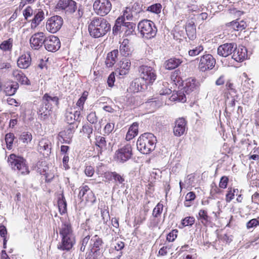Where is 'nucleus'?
Segmentation results:
<instances>
[{"instance_id": "obj_16", "label": "nucleus", "mask_w": 259, "mask_h": 259, "mask_svg": "<svg viewBox=\"0 0 259 259\" xmlns=\"http://www.w3.org/2000/svg\"><path fill=\"white\" fill-rule=\"evenodd\" d=\"M236 49V44L234 42L225 43L218 48L217 54L220 56L227 57L231 55Z\"/></svg>"}, {"instance_id": "obj_6", "label": "nucleus", "mask_w": 259, "mask_h": 259, "mask_svg": "<svg viewBox=\"0 0 259 259\" xmlns=\"http://www.w3.org/2000/svg\"><path fill=\"white\" fill-rule=\"evenodd\" d=\"M8 162L12 169L17 171L20 174L27 175L29 173L26 161L21 156L11 154L8 157Z\"/></svg>"}, {"instance_id": "obj_24", "label": "nucleus", "mask_w": 259, "mask_h": 259, "mask_svg": "<svg viewBox=\"0 0 259 259\" xmlns=\"http://www.w3.org/2000/svg\"><path fill=\"white\" fill-rule=\"evenodd\" d=\"M44 18L45 14L42 10H38L36 13L35 12L34 18L31 20V28H35L38 25H39Z\"/></svg>"}, {"instance_id": "obj_14", "label": "nucleus", "mask_w": 259, "mask_h": 259, "mask_svg": "<svg viewBox=\"0 0 259 259\" xmlns=\"http://www.w3.org/2000/svg\"><path fill=\"white\" fill-rule=\"evenodd\" d=\"M44 46L48 51L55 52L60 49L61 43L58 37L51 35L46 38Z\"/></svg>"}, {"instance_id": "obj_15", "label": "nucleus", "mask_w": 259, "mask_h": 259, "mask_svg": "<svg viewBox=\"0 0 259 259\" xmlns=\"http://www.w3.org/2000/svg\"><path fill=\"white\" fill-rule=\"evenodd\" d=\"M46 37L42 32L34 33L30 37L29 42L32 49L38 50L45 44Z\"/></svg>"}, {"instance_id": "obj_54", "label": "nucleus", "mask_w": 259, "mask_h": 259, "mask_svg": "<svg viewBox=\"0 0 259 259\" xmlns=\"http://www.w3.org/2000/svg\"><path fill=\"white\" fill-rule=\"evenodd\" d=\"M90 239V236L89 235L86 236L83 239L81 240L80 244L81 246L80 247V251L84 252L85 250V247L88 244L89 240Z\"/></svg>"}, {"instance_id": "obj_26", "label": "nucleus", "mask_w": 259, "mask_h": 259, "mask_svg": "<svg viewBox=\"0 0 259 259\" xmlns=\"http://www.w3.org/2000/svg\"><path fill=\"white\" fill-rule=\"evenodd\" d=\"M185 29L188 38L191 40H194L196 37V31L194 23L192 21L187 23Z\"/></svg>"}, {"instance_id": "obj_30", "label": "nucleus", "mask_w": 259, "mask_h": 259, "mask_svg": "<svg viewBox=\"0 0 259 259\" xmlns=\"http://www.w3.org/2000/svg\"><path fill=\"white\" fill-rule=\"evenodd\" d=\"M138 134V123L134 122L130 127L128 131L126 134L125 139L130 141L133 139Z\"/></svg>"}, {"instance_id": "obj_55", "label": "nucleus", "mask_w": 259, "mask_h": 259, "mask_svg": "<svg viewBox=\"0 0 259 259\" xmlns=\"http://www.w3.org/2000/svg\"><path fill=\"white\" fill-rule=\"evenodd\" d=\"M235 196V191H232V188L228 189V192L226 195V201L227 202H230L233 199H234Z\"/></svg>"}, {"instance_id": "obj_9", "label": "nucleus", "mask_w": 259, "mask_h": 259, "mask_svg": "<svg viewBox=\"0 0 259 259\" xmlns=\"http://www.w3.org/2000/svg\"><path fill=\"white\" fill-rule=\"evenodd\" d=\"M112 8V4L109 0H96L93 4L95 12L100 16L107 15Z\"/></svg>"}, {"instance_id": "obj_32", "label": "nucleus", "mask_w": 259, "mask_h": 259, "mask_svg": "<svg viewBox=\"0 0 259 259\" xmlns=\"http://www.w3.org/2000/svg\"><path fill=\"white\" fill-rule=\"evenodd\" d=\"M228 26H231L234 30L241 31L246 27L247 25L245 21L241 20L240 22L237 21H232L229 23Z\"/></svg>"}, {"instance_id": "obj_33", "label": "nucleus", "mask_w": 259, "mask_h": 259, "mask_svg": "<svg viewBox=\"0 0 259 259\" xmlns=\"http://www.w3.org/2000/svg\"><path fill=\"white\" fill-rule=\"evenodd\" d=\"M13 44V39L12 38H10L7 40L3 41L0 44V49L4 52H11L12 50Z\"/></svg>"}, {"instance_id": "obj_28", "label": "nucleus", "mask_w": 259, "mask_h": 259, "mask_svg": "<svg viewBox=\"0 0 259 259\" xmlns=\"http://www.w3.org/2000/svg\"><path fill=\"white\" fill-rule=\"evenodd\" d=\"M94 143L96 146L99 148L98 151L101 153L106 149L107 142L105 137L99 135L95 136Z\"/></svg>"}, {"instance_id": "obj_58", "label": "nucleus", "mask_w": 259, "mask_h": 259, "mask_svg": "<svg viewBox=\"0 0 259 259\" xmlns=\"http://www.w3.org/2000/svg\"><path fill=\"white\" fill-rule=\"evenodd\" d=\"M114 128V124L113 123H108L104 127V132L105 134H110Z\"/></svg>"}, {"instance_id": "obj_13", "label": "nucleus", "mask_w": 259, "mask_h": 259, "mask_svg": "<svg viewBox=\"0 0 259 259\" xmlns=\"http://www.w3.org/2000/svg\"><path fill=\"white\" fill-rule=\"evenodd\" d=\"M116 157L118 161L124 162L131 158L132 148L130 145L127 144L116 151Z\"/></svg>"}, {"instance_id": "obj_36", "label": "nucleus", "mask_w": 259, "mask_h": 259, "mask_svg": "<svg viewBox=\"0 0 259 259\" xmlns=\"http://www.w3.org/2000/svg\"><path fill=\"white\" fill-rule=\"evenodd\" d=\"M142 6L137 3H134L130 9L134 16L138 19L139 17V14L142 12Z\"/></svg>"}, {"instance_id": "obj_21", "label": "nucleus", "mask_w": 259, "mask_h": 259, "mask_svg": "<svg viewBox=\"0 0 259 259\" xmlns=\"http://www.w3.org/2000/svg\"><path fill=\"white\" fill-rule=\"evenodd\" d=\"M75 131V127L72 124H69L66 130L59 133V136L63 139L64 143L69 144L73 134Z\"/></svg>"}, {"instance_id": "obj_17", "label": "nucleus", "mask_w": 259, "mask_h": 259, "mask_svg": "<svg viewBox=\"0 0 259 259\" xmlns=\"http://www.w3.org/2000/svg\"><path fill=\"white\" fill-rule=\"evenodd\" d=\"M186 121L183 118H179L175 121L174 133L176 136L180 137L183 135L186 130Z\"/></svg>"}, {"instance_id": "obj_63", "label": "nucleus", "mask_w": 259, "mask_h": 259, "mask_svg": "<svg viewBox=\"0 0 259 259\" xmlns=\"http://www.w3.org/2000/svg\"><path fill=\"white\" fill-rule=\"evenodd\" d=\"M115 81V75L113 72L111 73L108 76L107 83L110 87H112Z\"/></svg>"}, {"instance_id": "obj_35", "label": "nucleus", "mask_w": 259, "mask_h": 259, "mask_svg": "<svg viewBox=\"0 0 259 259\" xmlns=\"http://www.w3.org/2000/svg\"><path fill=\"white\" fill-rule=\"evenodd\" d=\"M58 205L61 213H65L67 211V203L63 194L58 201Z\"/></svg>"}, {"instance_id": "obj_31", "label": "nucleus", "mask_w": 259, "mask_h": 259, "mask_svg": "<svg viewBox=\"0 0 259 259\" xmlns=\"http://www.w3.org/2000/svg\"><path fill=\"white\" fill-rule=\"evenodd\" d=\"M113 247L109 249L110 253H114L117 252L116 254L117 255L119 252H122V249L124 247L125 244L123 241L117 240L115 241V242L112 244Z\"/></svg>"}, {"instance_id": "obj_47", "label": "nucleus", "mask_w": 259, "mask_h": 259, "mask_svg": "<svg viewBox=\"0 0 259 259\" xmlns=\"http://www.w3.org/2000/svg\"><path fill=\"white\" fill-rule=\"evenodd\" d=\"M163 207V204L160 203H158L153 210V216L155 218L159 217L162 212Z\"/></svg>"}, {"instance_id": "obj_49", "label": "nucleus", "mask_w": 259, "mask_h": 259, "mask_svg": "<svg viewBox=\"0 0 259 259\" xmlns=\"http://www.w3.org/2000/svg\"><path fill=\"white\" fill-rule=\"evenodd\" d=\"M89 187L88 186H84L80 187L79 192L78 195V198L80 199L81 201L84 200L85 194H87L89 190Z\"/></svg>"}, {"instance_id": "obj_53", "label": "nucleus", "mask_w": 259, "mask_h": 259, "mask_svg": "<svg viewBox=\"0 0 259 259\" xmlns=\"http://www.w3.org/2000/svg\"><path fill=\"white\" fill-rule=\"evenodd\" d=\"M87 120L88 121L93 124H96L98 121V117L95 112H92L87 116Z\"/></svg>"}, {"instance_id": "obj_34", "label": "nucleus", "mask_w": 259, "mask_h": 259, "mask_svg": "<svg viewBox=\"0 0 259 259\" xmlns=\"http://www.w3.org/2000/svg\"><path fill=\"white\" fill-rule=\"evenodd\" d=\"M119 66L120 67V74H125L127 71L130 69L131 67V62L129 60L124 58L120 62Z\"/></svg>"}, {"instance_id": "obj_5", "label": "nucleus", "mask_w": 259, "mask_h": 259, "mask_svg": "<svg viewBox=\"0 0 259 259\" xmlns=\"http://www.w3.org/2000/svg\"><path fill=\"white\" fill-rule=\"evenodd\" d=\"M57 8L63 11L66 14H71L77 9L75 14V17L77 19L81 18L84 13L83 7L80 5L77 7L76 3L73 0H59Z\"/></svg>"}, {"instance_id": "obj_19", "label": "nucleus", "mask_w": 259, "mask_h": 259, "mask_svg": "<svg viewBox=\"0 0 259 259\" xmlns=\"http://www.w3.org/2000/svg\"><path fill=\"white\" fill-rule=\"evenodd\" d=\"M52 144L51 142L47 139H42L38 144V151L44 154L49 155L51 153Z\"/></svg>"}, {"instance_id": "obj_1", "label": "nucleus", "mask_w": 259, "mask_h": 259, "mask_svg": "<svg viewBox=\"0 0 259 259\" xmlns=\"http://www.w3.org/2000/svg\"><path fill=\"white\" fill-rule=\"evenodd\" d=\"M59 231L61 240L57 245V248L62 251H70L76 243L75 236L70 221H62Z\"/></svg>"}, {"instance_id": "obj_38", "label": "nucleus", "mask_w": 259, "mask_h": 259, "mask_svg": "<svg viewBox=\"0 0 259 259\" xmlns=\"http://www.w3.org/2000/svg\"><path fill=\"white\" fill-rule=\"evenodd\" d=\"M88 95L89 93L87 91H84L81 96L78 100L76 105L77 106L78 108H79V109H80V110H83V105L87 99Z\"/></svg>"}, {"instance_id": "obj_40", "label": "nucleus", "mask_w": 259, "mask_h": 259, "mask_svg": "<svg viewBox=\"0 0 259 259\" xmlns=\"http://www.w3.org/2000/svg\"><path fill=\"white\" fill-rule=\"evenodd\" d=\"M161 5L159 3H156L149 6L147 9V11L156 14H158L161 13Z\"/></svg>"}, {"instance_id": "obj_29", "label": "nucleus", "mask_w": 259, "mask_h": 259, "mask_svg": "<svg viewBox=\"0 0 259 259\" xmlns=\"http://www.w3.org/2000/svg\"><path fill=\"white\" fill-rule=\"evenodd\" d=\"M119 51L121 55L126 57L131 53L130 41L128 39H124L120 43Z\"/></svg>"}, {"instance_id": "obj_52", "label": "nucleus", "mask_w": 259, "mask_h": 259, "mask_svg": "<svg viewBox=\"0 0 259 259\" xmlns=\"http://www.w3.org/2000/svg\"><path fill=\"white\" fill-rule=\"evenodd\" d=\"M188 12L189 13L196 12L199 13L201 11L200 7L197 5L192 3H188L187 5Z\"/></svg>"}, {"instance_id": "obj_11", "label": "nucleus", "mask_w": 259, "mask_h": 259, "mask_svg": "<svg viewBox=\"0 0 259 259\" xmlns=\"http://www.w3.org/2000/svg\"><path fill=\"white\" fill-rule=\"evenodd\" d=\"M215 64V60L210 54H206L201 57L198 67L201 71L204 72L212 69Z\"/></svg>"}, {"instance_id": "obj_64", "label": "nucleus", "mask_w": 259, "mask_h": 259, "mask_svg": "<svg viewBox=\"0 0 259 259\" xmlns=\"http://www.w3.org/2000/svg\"><path fill=\"white\" fill-rule=\"evenodd\" d=\"M85 175L88 177H92L94 174V169L93 166H87L84 170Z\"/></svg>"}, {"instance_id": "obj_37", "label": "nucleus", "mask_w": 259, "mask_h": 259, "mask_svg": "<svg viewBox=\"0 0 259 259\" xmlns=\"http://www.w3.org/2000/svg\"><path fill=\"white\" fill-rule=\"evenodd\" d=\"M91 243V245L93 246V248H95L99 250L100 247L102 245L103 242L102 238L96 235L92 238Z\"/></svg>"}, {"instance_id": "obj_48", "label": "nucleus", "mask_w": 259, "mask_h": 259, "mask_svg": "<svg viewBox=\"0 0 259 259\" xmlns=\"http://www.w3.org/2000/svg\"><path fill=\"white\" fill-rule=\"evenodd\" d=\"M14 135L13 133H8L6 135L5 141L7 144V148L10 149L12 147L14 140Z\"/></svg>"}, {"instance_id": "obj_12", "label": "nucleus", "mask_w": 259, "mask_h": 259, "mask_svg": "<svg viewBox=\"0 0 259 259\" xmlns=\"http://www.w3.org/2000/svg\"><path fill=\"white\" fill-rule=\"evenodd\" d=\"M197 83L195 79H189L186 83L183 93L180 92L178 94V100L183 103L186 102V98L184 92H185L186 94H189L196 89Z\"/></svg>"}, {"instance_id": "obj_59", "label": "nucleus", "mask_w": 259, "mask_h": 259, "mask_svg": "<svg viewBox=\"0 0 259 259\" xmlns=\"http://www.w3.org/2000/svg\"><path fill=\"white\" fill-rule=\"evenodd\" d=\"M259 225V221L256 219H253L248 221L246 224L247 229H250L256 227Z\"/></svg>"}, {"instance_id": "obj_62", "label": "nucleus", "mask_w": 259, "mask_h": 259, "mask_svg": "<svg viewBox=\"0 0 259 259\" xmlns=\"http://www.w3.org/2000/svg\"><path fill=\"white\" fill-rule=\"evenodd\" d=\"M221 190L218 187L215 183H212L211 185L210 194L211 195H214L217 193H219Z\"/></svg>"}, {"instance_id": "obj_60", "label": "nucleus", "mask_w": 259, "mask_h": 259, "mask_svg": "<svg viewBox=\"0 0 259 259\" xmlns=\"http://www.w3.org/2000/svg\"><path fill=\"white\" fill-rule=\"evenodd\" d=\"M228 178L226 176H223L221 178L219 187L221 188L225 189L227 187L228 183Z\"/></svg>"}, {"instance_id": "obj_18", "label": "nucleus", "mask_w": 259, "mask_h": 259, "mask_svg": "<svg viewBox=\"0 0 259 259\" xmlns=\"http://www.w3.org/2000/svg\"><path fill=\"white\" fill-rule=\"evenodd\" d=\"M17 66L21 69H27L31 64V58L29 53L20 56L17 60Z\"/></svg>"}, {"instance_id": "obj_23", "label": "nucleus", "mask_w": 259, "mask_h": 259, "mask_svg": "<svg viewBox=\"0 0 259 259\" xmlns=\"http://www.w3.org/2000/svg\"><path fill=\"white\" fill-rule=\"evenodd\" d=\"M182 62V59L172 57L165 62L164 66L166 69L172 70L179 66Z\"/></svg>"}, {"instance_id": "obj_39", "label": "nucleus", "mask_w": 259, "mask_h": 259, "mask_svg": "<svg viewBox=\"0 0 259 259\" xmlns=\"http://www.w3.org/2000/svg\"><path fill=\"white\" fill-rule=\"evenodd\" d=\"M93 128L92 125L87 123L84 124L82 127L80 132L85 135L89 139H91V135L93 133Z\"/></svg>"}, {"instance_id": "obj_7", "label": "nucleus", "mask_w": 259, "mask_h": 259, "mask_svg": "<svg viewBox=\"0 0 259 259\" xmlns=\"http://www.w3.org/2000/svg\"><path fill=\"white\" fill-rule=\"evenodd\" d=\"M138 28L143 37L146 39L154 37L157 33V28L154 23L149 20H143L138 25Z\"/></svg>"}, {"instance_id": "obj_20", "label": "nucleus", "mask_w": 259, "mask_h": 259, "mask_svg": "<svg viewBox=\"0 0 259 259\" xmlns=\"http://www.w3.org/2000/svg\"><path fill=\"white\" fill-rule=\"evenodd\" d=\"M12 74L14 79L20 82L22 84H30L29 80L21 70L15 69L12 71Z\"/></svg>"}, {"instance_id": "obj_44", "label": "nucleus", "mask_w": 259, "mask_h": 259, "mask_svg": "<svg viewBox=\"0 0 259 259\" xmlns=\"http://www.w3.org/2000/svg\"><path fill=\"white\" fill-rule=\"evenodd\" d=\"M18 88V84L17 83L8 85L5 89V91L8 96H12L14 95Z\"/></svg>"}, {"instance_id": "obj_4", "label": "nucleus", "mask_w": 259, "mask_h": 259, "mask_svg": "<svg viewBox=\"0 0 259 259\" xmlns=\"http://www.w3.org/2000/svg\"><path fill=\"white\" fill-rule=\"evenodd\" d=\"M156 139L153 134L146 133L141 135L137 142L138 150L144 154H147L155 148Z\"/></svg>"}, {"instance_id": "obj_25", "label": "nucleus", "mask_w": 259, "mask_h": 259, "mask_svg": "<svg viewBox=\"0 0 259 259\" xmlns=\"http://www.w3.org/2000/svg\"><path fill=\"white\" fill-rule=\"evenodd\" d=\"M118 55V50H114L107 54L105 63L108 67H112L115 64Z\"/></svg>"}, {"instance_id": "obj_10", "label": "nucleus", "mask_w": 259, "mask_h": 259, "mask_svg": "<svg viewBox=\"0 0 259 259\" xmlns=\"http://www.w3.org/2000/svg\"><path fill=\"white\" fill-rule=\"evenodd\" d=\"M63 23V19L60 16H54L47 20L46 29L50 32L54 33L61 28Z\"/></svg>"}, {"instance_id": "obj_8", "label": "nucleus", "mask_w": 259, "mask_h": 259, "mask_svg": "<svg viewBox=\"0 0 259 259\" xmlns=\"http://www.w3.org/2000/svg\"><path fill=\"white\" fill-rule=\"evenodd\" d=\"M140 78L145 81L146 84H152L156 80L155 70L151 67L142 65L139 68Z\"/></svg>"}, {"instance_id": "obj_22", "label": "nucleus", "mask_w": 259, "mask_h": 259, "mask_svg": "<svg viewBox=\"0 0 259 259\" xmlns=\"http://www.w3.org/2000/svg\"><path fill=\"white\" fill-rule=\"evenodd\" d=\"M246 49L245 48H238L234 51L232 58L237 62H242L247 57Z\"/></svg>"}, {"instance_id": "obj_56", "label": "nucleus", "mask_w": 259, "mask_h": 259, "mask_svg": "<svg viewBox=\"0 0 259 259\" xmlns=\"http://www.w3.org/2000/svg\"><path fill=\"white\" fill-rule=\"evenodd\" d=\"M23 16L26 20L33 14V10L30 6H27L23 12Z\"/></svg>"}, {"instance_id": "obj_57", "label": "nucleus", "mask_w": 259, "mask_h": 259, "mask_svg": "<svg viewBox=\"0 0 259 259\" xmlns=\"http://www.w3.org/2000/svg\"><path fill=\"white\" fill-rule=\"evenodd\" d=\"M178 231L177 230H174L171 232H170L166 237V239L169 242H172L174 241L175 239L177 237V233Z\"/></svg>"}, {"instance_id": "obj_51", "label": "nucleus", "mask_w": 259, "mask_h": 259, "mask_svg": "<svg viewBox=\"0 0 259 259\" xmlns=\"http://www.w3.org/2000/svg\"><path fill=\"white\" fill-rule=\"evenodd\" d=\"M195 222V218L193 217H188L182 221V225L183 226H192Z\"/></svg>"}, {"instance_id": "obj_41", "label": "nucleus", "mask_w": 259, "mask_h": 259, "mask_svg": "<svg viewBox=\"0 0 259 259\" xmlns=\"http://www.w3.org/2000/svg\"><path fill=\"white\" fill-rule=\"evenodd\" d=\"M203 47L201 45H199L195 48L192 47L188 52V54L190 56L194 57L198 55L201 52L203 51Z\"/></svg>"}, {"instance_id": "obj_50", "label": "nucleus", "mask_w": 259, "mask_h": 259, "mask_svg": "<svg viewBox=\"0 0 259 259\" xmlns=\"http://www.w3.org/2000/svg\"><path fill=\"white\" fill-rule=\"evenodd\" d=\"M65 120L69 124H72L76 121L75 116L72 112L67 111L65 113Z\"/></svg>"}, {"instance_id": "obj_43", "label": "nucleus", "mask_w": 259, "mask_h": 259, "mask_svg": "<svg viewBox=\"0 0 259 259\" xmlns=\"http://www.w3.org/2000/svg\"><path fill=\"white\" fill-rule=\"evenodd\" d=\"M32 139V136L31 134L28 132L22 133L20 138V140L25 144H28L30 142Z\"/></svg>"}, {"instance_id": "obj_27", "label": "nucleus", "mask_w": 259, "mask_h": 259, "mask_svg": "<svg viewBox=\"0 0 259 259\" xmlns=\"http://www.w3.org/2000/svg\"><path fill=\"white\" fill-rule=\"evenodd\" d=\"M141 80V78H136L132 81L130 87L132 92L137 93L142 91L145 89V87H146V84H142Z\"/></svg>"}, {"instance_id": "obj_2", "label": "nucleus", "mask_w": 259, "mask_h": 259, "mask_svg": "<svg viewBox=\"0 0 259 259\" xmlns=\"http://www.w3.org/2000/svg\"><path fill=\"white\" fill-rule=\"evenodd\" d=\"M111 29L109 23L104 18L94 17L90 20L88 26L90 35L97 38L104 36Z\"/></svg>"}, {"instance_id": "obj_46", "label": "nucleus", "mask_w": 259, "mask_h": 259, "mask_svg": "<svg viewBox=\"0 0 259 259\" xmlns=\"http://www.w3.org/2000/svg\"><path fill=\"white\" fill-rule=\"evenodd\" d=\"M198 219H199L202 224H205L209 221V217L207 215V212L206 210L201 209L198 213Z\"/></svg>"}, {"instance_id": "obj_61", "label": "nucleus", "mask_w": 259, "mask_h": 259, "mask_svg": "<svg viewBox=\"0 0 259 259\" xmlns=\"http://www.w3.org/2000/svg\"><path fill=\"white\" fill-rule=\"evenodd\" d=\"M85 200L88 202H93L95 201V199L93 193L89 189V192L87 194V196H85Z\"/></svg>"}, {"instance_id": "obj_3", "label": "nucleus", "mask_w": 259, "mask_h": 259, "mask_svg": "<svg viewBox=\"0 0 259 259\" xmlns=\"http://www.w3.org/2000/svg\"><path fill=\"white\" fill-rule=\"evenodd\" d=\"M58 103L59 99L57 97H51L48 94H45L42 97L41 104L37 111L39 119L43 120L48 119L51 115V110L53 104L57 105Z\"/></svg>"}, {"instance_id": "obj_45", "label": "nucleus", "mask_w": 259, "mask_h": 259, "mask_svg": "<svg viewBox=\"0 0 259 259\" xmlns=\"http://www.w3.org/2000/svg\"><path fill=\"white\" fill-rule=\"evenodd\" d=\"M113 180H114L115 183L116 185H121V187H124L125 183V179L123 177V176H121L119 174L115 172L114 174V176L113 178Z\"/></svg>"}, {"instance_id": "obj_42", "label": "nucleus", "mask_w": 259, "mask_h": 259, "mask_svg": "<svg viewBox=\"0 0 259 259\" xmlns=\"http://www.w3.org/2000/svg\"><path fill=\"white\" fill-rule=\"evenodd\" d=\"M122 17H124V19H126L127 20L129 21H136L137 20L134 16V14H133V13L130 9V7L126 8L123 12V15Z\"/></svg>"}]
</instances>
